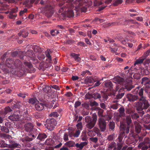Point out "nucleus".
I'll return each instance as SVG.
<instances>
[{"label":"nucleus","instance_id":"nucleus-13","mask_svg":"<svg viewBox=\"0 0 150 150\" xmlns=\"http://www.w3.org/2000/svg\"><path fill=\"white\" fill-rule=\"evenodd\" d=\"M139 138V137L137 134L135 136H133V135L132 134V144L133 145H135L137 142Z\"/></svg>","mask_w":150,"mask_h":150},{"label":"nucleus","instance_id":"nucleus-16","mask_svg":"<svg viewBox=\"0 0 150 150\" xmlns=\"http://www.w3.org/2000/svg\"><path fill=\"white\" fill-rule=\"evenodd\" d=\"M18 35L20 36H22L23 38H25L28 36V32L24 30H21L18 33Z\"/></svg>","mask_w":150,"mask_h":150},{"label":"nucleus","instance_id":"nucleus-34","mask_svg":"<svg viewBox=\"0 0 150 150\" xmlns=\"http://www.w3.org/2000/svg\"><path fill=\"white\" fill-rule=\"evenodd\" d=\"M50 33L52 36H54L59 33L60 32L59 30H55L51 31Z\"/></svg>","mask_w":150,"mask_h":150},{"label":"nucleus","instance_id":"nucleus-25","mask_svg":"<svg viewBox=\"0 0 150 150\" xmlns=\"http://www.w3.org/2000/svg\"><path fill=\"white\" fill-rule=\"evenodd\" d=\"M26 112H24L23 114V117L25 118L28 120H31L32 117L31 116H29L28 115V112L26 111Z\"/></svg>","mask_w":150,"mask_h":150},{"label":"nucleus","instance_id":"nucleus-61","mask_svg":"<svg viewBox=\"0 0 150 150\" xmlns=\"http://www.w3.org/2000/svg\"><path fill=\"white\" fill-rule=\"evenodd\" d=\"M150 63V59H146L145 60L144 62V65H148Z\"/></svg>","mask_w":150,"mask_h":150},{"label":"nucleus","instance_id":"nucleus-49","mask_svg":"<svg viewBox=\"0 0 150 150\" xmlns=\"http://www.w3.org/2000/svg\"><path fill=\"white\" fill-rule=\"evenodd\" d=\"M32 140L31 139L28 137H26L25 138H22V141L23 142H29L31 141Z\"/></svg>","mask_w":150,"mask_h":150},{"label":"nucleus","instance_id":"nucleus-60","mask_svg":"<svg viewBox=\"0 0 150 150\" xmlns=\"http://www.w3.org/2000/svg\"><path fill=\"white\" fill-rule=\"evenodd\" d=\"M93 131L95 133V134H96L97 133L100 132L99 129L96 127H94L93 129Z\"/></svg>","mask_w":150,"mask_h":150},{"label":"nucleus","instance_id":"nucleus-22","mask_svg":"<svg viewBox=\"0 0 150 150\" xmlns=\"http://www.w3.org/2000/svg\"><path fill=\"white\" fill-rule=\"evenodd\" d=\"M85 81L87 83H93L95 82L94 79L91 77H87L85 80Z\"/></svg>","mask_w":150,"mask_h":150},{"label":"nucleus","instance_id":"nucleus-41","mask_svg":"<svg viewBox=\"0 0 150 150\" xmlns=\"http://www.w3.org/2000/svg\"><path fill=\"white\" fill-rule=\"evenodd\" d=\"M20 146V145H19V144L16 143H14L11 144L10 145V147L13 148H19Z\"/></svg>","mask_w":150,"mask_h":150},{"label":"nucleus","instance_id":"nucleus-62","mask_svg":"<svg viewBox=\"0 0 150 150\" xmlns=\"http://www.w3.org/2000/svg\"><path fill=\"white\" fill-rule=\"evenodd\" d=\"M90 72L88 70H86L84 71H83L82 72H81V75L82 76H84L87 73H89Z\"/></svg>","mask_w":150,"mask_h":150},{"label":"nucleus","instance_id":"nucleus-28","mask_svg":"<svg viewBox=\"0 0 150 150\" xmlns=\"http://www.w3.org/2000/svg\"><path fill=\"white\" fill-rule=\"evenodd\" d=\"M142 58L136 60L134 64V65L136 64H141L143 62L144 60L145 59V58L142 57Z\"/></svg>","mask_w":150,"mask_h":150},{"label":"nucleus","instance_id":"nucleus-20","mask_svg":"<svg viewBox=\"0 0 150 150\" xmlns=\"http://www.w3.org/2000/svg\"><path fill=\"white\" fill-rule=\"evenodd\" d=\"M75 144V142H74L72 141H70L66 143L64 145H65L70 147L74 146Z\"/></svg>","mask_w":150,"mask_h":150},{"label":"nucleus","instance_id":"nucleus-7","mask_svg":"<svg viewBox=\"0 0 150 150\" xmlns=\"http://www.w3.org/2000/svg\"><path fill=\"white\" fill-rule=\"evenodd\" d=\"M45 105L42 103H40L38 101L35 104V109L38 111H40L44 108Z\"/></svg>","mask_w":150,"mask_h":150},{"label":"nucleus","instance_id":"nucleus-11","mask_svg":"<svg viewBox=\"0 0 150 150\" xmlns=\"http://www.w3.org/2000/svg\"><path fill=\"white\" fill-rule=\"evenodd\" d=\"M88 144V142H81L80 144L77 143L75 144V146L80 149H82L83 147L87 145Z\"/></svg>","mask_w":150,"mask_h":150},{"label":"nucleus","instance_id":"nucleus-6","mask_svg":"<svg viewBox=\"0 0 150 150\" xmlns=\"http://www.w3.org/2000/svg\"><path fill=\"white\" fill-rule=\"evenodd\" d=\"M13 69L18 68L21 69L22 67V63L19 60L17 59L13 60Z\"/></svg>","mask_w":150,"mask_h":150},{"label":"nucleus","instance_id":"nucleus-59","mask_svg":"<svg viewBox=\"0 0 150 150\" xmlns=\"http://www.w3.org/2000/svg\"><path fill=\"white\" fill-rule=\"evenodd\" d=\"M64 140L66 141H68L69 140L68 135L66 133H65L64 134Z\"/></svg>","mask_w":150,"mask_h":150},{"label":"nucleus","instance_id":"nucleus-36","mask_svg":"<svg viewBox=\"0 0 150 150\" xmlns=\"http://www.w3.org/2000/svg\"><path fill=\"white\" fill-rule=\"evenodd\" d=\"M76 126L78 130H80V131L82 130L83 126L81 122H80L77 124Z\"/></svg>","mask_w":150,"mask_h":150},{"label":"nucleus","instance_id":"nucleus-33","mask_svg":"<svg viewBox=\"0 0 150 150\" xmlns=\"http://www.w3.org/2000/svg\"><path fill=\"white\" fill-rule=\"evenodd\" d=\"M105 85L106 87L110 88L112 86V84L111 82L107 81L105 83Z\"/></svg>","mask_w":150,"mask_h":150},{"label":"nucleus","instance_id":"nucleus-30","mask_svg":"<svg viewBox=\"0 0 150 150\" xmlns=\"http://www.w3.org/2000/svg\"><path fill=\"white\" fill-rule=\"evenodd\" d=\"M47 137V135L45 134H39L38 137L37 138L40 139V140H42L46 138Z\"/></svg>","mask_w":150,"mask_h":150},{"label":"nucleus","instance_id":"nucleus-39","mask_svg":"<svg viewBox=\"0 0 150 150\" xmlns=\"http://www.w3.org/2000/svg\"><path fill=\"white\" fill-rule=\"evenodd\" d=\"M149 78L147 77H144L142 79V81L141 82V84H144V83L146 82H147L148 81Z\"/></svg>","mask_w":150,"mask_h":150},{"label":"nucleus","instance_id":"nucleus-40","mask_svg":"<svg viewBox=\"0 0 150 150\" xmlns=\"http://www.w3.org/2000/svg\"><path fill=\"white\" fill-rule=\"evenodd\" d=\"M150 53V49L146 51L144 54L143 57L146 59L149 56Z\"/></svg>","mask_w":150,"mask_h":150},{"label":"nucleus","instance_id":"nucleus-32","mask_svg":"<svg viewBox=\"0 0 150 150\" xmlns=\"http://www.w3.org/2000/svg\"><path fill=\"white\" fill-rule=\"evenodd\" d=\"M74 15L73 11L71 9L68 11L66 13L67 16L69 17H71L73 16Z\"/></svg>","mask_w":150,"mask_h":150},{"label":"nucleus","instance_id":"nucleus-5","mask_svg":"<svg viewBox=\"0 0 150 150\" xmlns=\"http://www.w3.org/2000/svg\"><path fill=\"white\" fill-rule=\"evenodd\" d=\"M139 88V86H137L135 89L132 90V93H133V94H132V101L139 99V96L137 95Z\"/></svg>","mask_w":150,"mask_h":150},{"label":"nucleus","instance_id":"nucleus-15","mask_svg":"<svg viewBox=\"0 0 150 150\" xmlns=\"http://www.w3.org/2000/svg\"><path fill=\"white\" fill-rule=\"evenodd\" d=\"M139 150H147L148 149V146L140 143L138 146Z\"/></svg>","mask_w":150,"mask_h":150},{"label":"nucleus","instance_id":"nucleus-17","mask_svg":"<svg viewBox=\"0 0 150 150\" xmlns=\"http://www.w3.org/2000/svg\"><path fill=\"white\" fill-rule=\"evenodd\" d=\"M80 133V131L79 130H76V132L75 133H74L73 132H71L69 134V136L70 137H78Z\"/></svg>","mask_w":150,"mask_h":150},{"label":"nucleus","instance_id":"nucleus-4","mask_svg":"<svg viewBox=\"0 0 150 150\" xmlns=\"http://www.w3.org/2000/svg\"><path fill=\"white\" fill-rule=\"evenodd\" d=\"M98 125L101 132H104L106 129V122L105 120L100 118L98 120Z\"/></svg>","mask_w":150,"mask_h":150},{"label":"nucleus","instance_id":"nucleus-38","mask_svg":"<svg viewBox=\"0 0 150 150\" xmlns=\"http://www.w3.org/2000/svg\"><path fill=\"white\" fill-rule=\"evenodd\" d=\"M1 130L3 132L8 133L9 132V129L4 126H2L1 128Z\"/></svg>","mask_w":150,"mask_h":150},{"label":"nucleus","instance_id":"nucleus-63","mask_svg":"<svg viewBox=\"0 0 150 150\" xmlns=\"http://www.w3.org/2000/svg\"><path fill=\"white\" fill-rule=\"evenodd\" d=\"M81 104V103L79 101H77L75 102L74 104V106L75 108H77L80 106Z\"/></svg>","mask_w":150,"mask_h":150},{"label":"nucleus","instance_id":"nucleus-12","mask_svg":"<svg viewBox=\"0 0 150 150\" xmlns=\"http://www.w3.org/2000/svg\"><path fill=\"white\" fill-rule=\"evenodd\" d=\"M8 118L11 120L13 121H17L20 120V117L18 115H10L8 117Z\"/></svg>","mask_w":150,"mask_h":150},{"label":"nucleus","instance_id":"nucleus-50","mask_svg":"<svg viewBox=\"0 0 150 150\" xmlns=\"http://www.w3.org/2000/svg\"><path fill=\"white\" fill-rule=\"evenodd\" d=\"M90 105L91 106H98V104L95 101L91 102L90 103Z\"/></svg>","mask_w":150,"mask_h":150},{"label":"nucleus","instance_id":"nucleus-43","mask_svg":"<svg viewBox=\"0 0 150 150\" xmlns=\"http://www.w3.org/2000/svg\"><path fill=\"white\" fill-rule=\"evenodd\" d=\"M4 110H5L4 113L5 114L7 113L8 112H10L12 111V110L8 106L6 107Z\"/></svg>","mask_w":150,"mask_h":150},{"label":"nucleus","instance_id":"nucleus-54","mask_svg":"<svg viewBox=\"0 0 150 150\" xmlns=\"http://www.w3.org/2000/svg\"><path fill=\"white\" fill-rule=\"evenodd\" d=\"M127 122L128 125H129L131 123V120L130 116H127L126 118Z\"/></svg>","mask_w":150,"mask_h":150},{"label":"nucleus","instance_id":"nucleus-19","mask_svg":"<svg viewBox=\"0 0 150 150\" xmlns=\"http://www.w3.org/2000/svg\"><path fill=\"white\" fill-rule=\"evenodd\" d=\"M52 53L50 49H48L45 52V54L50 61H52V58L50 54Z\"/></svg>","mask_w":150,"mask_h":150},{"label":"nucleus","instance_id":"nucleus-37","mask_svg":"<svg viewBox=\"0 0 150 150\" xmlns=\"http://www.w3.org/2000/svg\"><path fill=\"white\" fill-rule=\"evenodd\" d=\"M150 140L149 138H146L144 140L143 142H141L143 144L146 145L148 146V144L149 143Z\"/></svg>","mask_w":150,"mask_h":150},{"label":"nucleus","instance_id":"nucleus-64","mask_svg":"<svg viewBox=\"0 0 150 150\" xmlns=\"http://www.w3.org/2000/svg\"><path fill=\"white\" fill-rule=\"evenodd\" d=\"M122 150H131V148L130 147L128 148L127 146H125L123 147Z\"/></svg>","mask_w":150,"mask_h":150},{"label":"nucleus","instance_id":"nucleus-3","mask_svg":"<svg viewBox=\"0 0 150 150\" xmlns=\"http://www.w3.org/2000/svg\"><path fill=\"white\" fill-rule=\"evenodd\" d=\"M56 125V122L55 120L53 119H48L46 120V123L45 124V126L48 130L51 131L53 129Z\"/></svg>","mask_w":150,"mask_h":150},{"label":"nucleus","instance_id":"nucleus-42","mask_svg":"<svg viewBox=\"0 0 150 150\" xmlns=\"http://www.w3.org/2000/svg\"><path fill=\"white\" fill-rule=\"evenodd\" d=\"M58 115L57 112H54L50 114L49 116L50 117H58Z\"/></svg>","mask_w":150,"mask_h":150},{"label":"nucleus","instance_id":"nucleus-45","mask_svg":"<svg viewBox=\"0 0 150 150\" xmlns=\"http://www.w3.org/2000/svg\"><path fill=\"white\" fill-rule=\"evenodd\" d=\"M0 144L1 147H7V145L6 144L4 140H1L0 142Z\"/></svg>","mask_w":150,"mask_h":150},{"label":"nucleus","instance_id":"nucleus-52","mask_svg":"<svg viewBox=\"0 0 150 150\" xmlns=\"http://www.w3.org/2000/svg\"><path fill=\"white\" fill-rule=\"evenodd\" d=\"M90 139L91 141L97 143L98 141V139L96 137H91L90 138Z\"/></svg>","mask_w":150,"mask_h":150},{"label":"nucleus","instance_id":"nucleus-31","mask_svg":"<svg viewBox=\"0 0 150 150\" xmlns=\"http://www.w3.org/2000/svg\"><path fill=\"white\" fill-rule=\"evenodd\" d=\"M141 73L144 75H147L149 74V72L148 70L143 69H141Z\"/></svg>","mask_w":150,"mask_h":150},{"label":"nucleus","instance_id":"nucleus-8","mask_svg":"<svg viewBox=\"0 0 150 150\" xmlns=\"http://www.w3.org/2000/svg\"><path fill=\"white\" fill-rule=\"evenodd\" d=\"M34 125L31 123H28L25 125V130L28 132H32L33 130Z\"/></svg>","mask_w":150,"mask_h":150},{"label":"nucleus","instance_id":"nucleus-10","mask_svg":"<svg viewBox=\"0 0 150 150\" xmlns=\"http://www.w3.org/2000/svg\"><path fill=\"white\" fill-rule=\"evenodd\" d=\"M13 60L8 59H7L6 61V66L9 68H13Z\"/></svg>","mask_w":150,"mask_h":150},{"label":"nucleus","instance_id":"nucleus-1","mask_svg":"<svg viewBox=\"0 0 150 150\" xmlns=\"http://www.w3.org/2000/svg\"><path fill=\"white\" fill-rule=\"evenodd\" d=\"M142 99L140 98L139 101L136 104L135 107L137 110H142L143 109H146L149 106L148 101L143 97H142Z\"/></svg>","mask_w":150,"mask_h":150},{"label":"nucleus","instance_id":"nucleus-27","mask_svg":"<svg viewBox=\"0 0 150 150\" xmlns=\"http://www.w3.org/2000/svg\"><path fill=\"white\" fill-rule=\"evenodd\" d=\"M118 110L120 113V116L124 117L125 115V114L124 112L125 109L124 108L121 107L119 108Z\"/></svg>","mask_w":150,"mask_h":150},{"label":"nucleus","instance_id":"nucleus-51","mask_svg":"<svg viewBox=\"0 0 150 150\" xmlns=\"http://www.w3.org/2000/svg\"><path fill=\"white\" fill-rule=\"evenodd\" d=\"M16 14H13V13L10 12L9 15H8L9 17L11 19H13L16 16Z\"/></svg>","mask_w":150,"mask_h":150},{"label":"nucleus","instance_id":"nucleus-23","mask_svg":"<svg viewBox=\"0 0 150 150\" xmlns=\"http://www.w3.org/2000/svg\"><path fill=\"white\" fill-rule=\"evenodd\" d=\"M79 54H77L74 53H72L71 54V56L74 57L75 60L77 61L78 62L81 60V59L79 57Z\"/></svg>","mask_w":150,"mask_h":150},{"label":"nucleus","instance_id":"nucleus-47","mask_svg":"<svg viewBox=\"0 0 150 150\" xmlns=\"http://www.w3.org/2000/svg\"><path fill=\"white\" fill-rule=\"evenodd\" d=\"M103 110L100 108H99L98 109V114L99 117H104L103 115Z\"/></svg>","mask_w":150,"mask_h":150},{"label":"nucleus","instance_id":"nucleus-46","mask_svg":"<svg viewBox=\"0 0 150 150\" xmlns=\"http://www.w3.org/2000/svg\"><path fill=\"white\" fill-rule=\"evenodd\" d=\"M122 2V0H116L113 4L115 6H117L119 4H121Z\"/></svg>","mask_w":150,"mask_h":150},{"label":"nucleus","instance_id":"nucleus-21","mask_svg":"<svg viewBox=\"0 0 150 150\" xmlns=\"http://www.w3.org/2000/svg\"><path fill=\"white\" fill-rule=\"evenodd\" d=\"M144 85L145 87L144 88V90L146 92H148V89L150 88V80L147 82H146L144 83Z\"/></svg>","mask_w":150,"mask_h":150},{"label":"nucleus","instance_id":"nucleus-57","mask_svg":"<svg viewBox=\"0 0 150 150\" xmlns=\"http://www.w3.org/2000/svg\"><path fill=\"white\" fill-rule=\"evenodd\" d=\"M143 91L144 89L143 88H141L139 90V96H141V98L142 99V98L143 96Z\"/></svg>","mask_w":150,"mask_h":150},{"label":"nucleus","instance_id":"nucleus-58","mask_svg":"<svg viewBox=\"0 0 150 150\" xmlns=\"http://www.w3.org/2000/svg\"><path fill=\"white\" fill-rule=\"evenodd\" d=\"M125 87L126 89L128 91H130L131 89V86L130 83H129L127 85H125Z\"/></svg>","mask_w":150,"mask_h":150},{"label":"nucleus","instance_id":"nucleus-55","mask_svg":"<svg viewBox=\"0 0 150 150\" xmlns=\"http://www.w3.org/2000/svg\"><path fill=\"white\" fill-rule=\"evenodd\" d=\"M49 88H50L49 86H44V87H43L42 89L45 92H47L48 91Z\"/></svg>","mask_w":150,"mask_h":150},{"label":"nucleus","instance_id":"nucleus-2","mask_svg":"<svg viewBox=\"0 0 150 150\" xmlns=\"http://www.w3.org/2000/svg\"><path fill=\"white\" fill-rule=\"evenodd\" d=\"M97 120V116L94 115L92 120L91 117L87 116L85 118V121L87 124L86 125V128L89 129H91L94 126Z\"/></svg>","mask_w":150,"mask_h":150},{"label":"nucleus","instance_id":"nucleus-44","mask_svg":"<svg viewBox=\"0 0 150 150\" xmlns=\"http://www.w3.org/2000/svg\"><path fill=\"white\" fill-rule=\"evenodd\" d=\"M109 128L112 130H113L115 127V123L113 122H110L109 123Z\"/></svg>","mask_w":150,"mask_h":150},{"label":"nucleus","instance_id":"nucleus-35","mask_svg":"<svg viewBox=\"0 0 150 150\" xmlns=\"http://www.w3.org/2000/svg\"><path fill=\"white\" fill-rule=\"evenodd\" d=\"M139 117V116L138 113H134L132 111V119H137Z\"/></svg>","mask_w":150,"mask_h":150},{"label":"nucleus","instance_id":"nucleus-18","mask_svg":"<svg viewBox=\"0 0 150 150\" xmlns=\"http://www.w3.org/2000/svg\"><path fill=\"white\" fill-rule=\"evenodd\" d=\"M109 150H116V144L114 142H112L109 145L108 147Z\"/></svg>","mask_w":150,"mask_h":150},{"label":"nucleus","instance_id":"nucleus-24","mask_svg":"<svg viewBox=\"0 0 150 150\" xmlns=\"http://www.w3.org/2000/svg\"><path fill=\"white\" fill-rule=\"evenodd\" d=\"M0 137L5 139H9L11 137V136L9 134L1 133H0Z\"/></svg>","mask_w":150,"mask_h":150},{"label":"nucleus","instance_id":"nucleus-9","mask_svg":"<svg viewBox=\"0 0 150 150\" xmlns=\"http://www.w3.org/2000/svg\"><path fill=\"white\" fill-rule=\"evenodd\" d=\"M134 125L136 132L137 133H139L141 130V126L139 123L137 121H135L134 122Z\"/></svg>","mask_w":150,"mask_h":150},{"label":"nucleus","instance_id":"nucleus-53","mask_svg":"<svg viewBox=\"0 0 150 150\" xmlns=\"http://www.w3.org/2000/svg\"><path fill=\"white\" fill-rule=\"evenodd\" d=\"M94 98L95 99H97L99 98H101V96L100 94L98 93H94Z\"/></svg>","mask_w":150,"mask_h":150},{"label":"nucleus","instance_id":"nucleus-26","mask_svg":"<svg viewBox=\"0 0 150 150\" xmlns=\"http://www.w3.org/2000/svg\"><path fill=\"white\" fill-rule=\"evenodd\" d=\"M38 101L35 98H31L29 99L28 101V102L32 104H36Z\"/></svg>","mask_w":150,"mask_h":150},{"label":"nucleus","instance_id":"nucleus-14","mask_svg":"<svg viewBox=\"0 0 150 150\" xmlns=\"http://www.w3.org/2000/svg\"><path fill=\"white\" fill-rule=\"evenodd\" d=\"M114 80L116 81V82H115V83H117L120 84H122L124 81V79L123 78L120 77V76H117L115 77L114 78Z\"/></svg>","mask_w":150,"mask_h":150},{"label":"nucleus","instance_id":"nucleus-48","mask_svg":"<svg viewBox=\"0 0 150 150\" xmlns=\"http://www.w3.org/2000/svg\"><path fill=\"white\" fill-rule=\"evenodd\" d=\"M118 104L115 103V104H113L110 106V108L113 109H117L118 108Z\"/></svg>","mask_w":150,"mask_h":150},{"label":"nucleus","instance_id":"nucleus-56","mask_svg":"<svg viewBox=\"0 0 150 150\" xmlns=\"http://www.w3.org/2000/svg\"><path fill=\"white\" fill-rule=\"evenodd\" d=\"M133 77L135 79H140V75L137 73L134 74Z\"/></svg>","mask_w":150,"mask_h":150},{"label":"nucleus","instance_id":"nucleus-29","mask_svg":"<svg viewBox=\"0 0 150 150\" xmlns=\"http://www.w3.org/2000/svg\"><path fill=\"white\" fill-rule=\"evenodd\" d=\"M88 135L90 137H93L96 135L95 133L93 130H88L87 132Z\"/></svg>","mask_w":150,"mask_h":150}]
</instances>
